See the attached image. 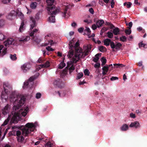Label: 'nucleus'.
<instances>
[{
  "label": "nucleus",
  "mask_w": 147,
  "mask_h": 147,
  "mask_svg": "<svg viewBox=\"0 0 147 147\" xmlns=\"http://www.w3.org/2000/svg\"><path fill=\"white\" fill-rule=\"evenodd\" d=\"M10 100L13 102L14 106L13 108V111L15 113L11 120V123H16L21 118V114L22 116L25 117L29 111L28 107L26 106L21 109L19 112H18V109L24 105L26 100L24 96H21L16 92H13L10 96Z\"/></svg>",
  "instance_id": "nucleus-1"
},
{
  "label": "nucleus",
  "mask_w": 147,
  "mask_h": 147,
  "mask_svg": "<svg viewBox=\"0 0 147 147\" xmlns=\"http://www.w3.org/2000/svg\"><path fill=\"white\" fill-rule=\"evenodd\" d=\"M35 125L32 123H26L25 126L22 129V134L23 136H20L21 132L18 130L16 131V134L17 136V140L19 142H23L24 140V138L23 136H28L29 134L32 135L31 133L33 131L35 128Z\"/></svg>",
  "instance_id": "nucleus-2"
},
{
  "label": "nucleus",
  "mask_w": 147,
  "mask_h": 147,
  "mask_svg": "<svg viewBox=\"0 0 147 147\" xmlns=\"http://www.w3.org/2000/svg\"><path fill=\"white\" fill-rule=\"evenodd\" d=\"M46 2L48 14H55L57 11V8L53 5L54 0H46Z\"/></svg>",
  "instance_id": "nucleus-3"
},
{
  "label": "nucleus",
  "mask_w": 147,
  "mask_h": 147,
  "mask_svg": "<svg viewBox=\"0 0 147 147\" xmlns=\"http://www.w3.org/2000/svg\"><path fill=\"white\" fill-rule=\"evenodd\" d=\"M84 54L82 49L75 51V55L72 57V60L74 63H76L81 57H83Z\"/></svg>",
  "instance_id": "nucleus-4"
},
{
  "label": "nucleus",
  "mask_w": 147,
  "mask_h": 147,
  "mask_svg": "<svg viewBox=\"0 0 147 147\" xmlns=\"http://www.w3.org/2000/svg\"><path fill=\"white\" fill-rule=\"evenodd\" d=\"M69 47L71 48V49H74L75 51L80 49H81L79 47V43L78 41H77L75 44L73 42V40L69 42Z\"/></svg>",
  "instance_id": "nucleus-5"
},
{
  "label": "nucleus",
  "mask_w": 147,
  "mask_h": 147,
  "mask_svg": "<svg viewBox=\"0 0 147 147\" xmlns=\"http://www.w3.org/2000/svg\"><path fill=\"white\" fill-rule=\"evenodd\" d=\"M113 69V66L112 64L109 65L107 66H105L102 68V74L103 75L106 74L107 73L109 70L110 71Z\"/></svg>",
  "instance_id": "nucleus-6"
},
{
  "label": "nucleus",
  "mask_w": 147,
  "mask_h": 147,
  "mask_svg": "<svg viewBox=\"0 0 147 147\" xmlns=\"http://www.w3.org/2000/svg\"><path fill=\"white\" fill-rule=\"evenodd\" d=\"M3 86L4 91L5 93V96H7V94L10 91L11 89V86L7 82H4L3 83Z\"/></svg>",
  "instance_id": "nucleus-7"
},
{
  "label": "nucleus",
  "mask_w": 147,
  "mask_h": 147,
  "mask_svg": "<svg viewBox=\"0 0 147 147\" xmlns=\"http://www.w3.org/2000/svg\"><path fill=\"white\" fill-rule=\"evenodd\" d=\"M54 84L59 88H62L64 86V83L59 79L55 80L54 82Z\"/></svg>",
  "instance_id": "nucleus-8"
},
{
  "label": "nucleus",
  "mask_w": 147,
  "mask_h": 147,
  "mask_svg": "<svg viewBox=\"0 0 147 147\" xmlns=\"http://www.w3.org/2000/svg\"><path fill=\"white\" fill-rule=\"evenodd\" d=\"M16 16V12L15 11L12 10L6 16L7 18L10 20L14 19Z\"/></svg>",
  "instance_id": "nucleus-9"
},
{
  "label": "nucleus",
  "mask_w": 147,
  "mask_h": 147,
  "mask_svg": "<svg viewBox=\"0 0 147 147\" xmlns=\"http://www.w3.org/2000/svg\"><path fill=\"white\" fill-rule=\"evenodd\" d=\"M7 48H4L3 45H0V56L3 57L7 53Z\"/></svg>",
  "instance_id": "nucleus-10"
},
{
  "label": "nucleus",
  "mask_w": 147,
  "mask_h": 147,
  "mask_svg": "<svg viewBox=\"0 0 147 147\" xmlns=\"http://www.w3.org/2000/svg\"><path fill=\"white\" fill-rule=\"evenodd\" d=\"M69 7L68 5L65 7L64 9V12L62 13L63 16L66 18H67L69 16V13L68 11L69 9Z\"/></svg>",
  "instance_id": "nucleus-11"
},
{
  "label": "nucleus",
  "mask_w": 147,
  "mask_h": 147,
  "mask_svg": "<svg viewBox=\"0 0 147 147\" xmlns=\"http://www.w3.org/2000/svg\"><path fill=\"white\" fill-rule=\"evenodd\" d=\"M31 68L30 63H25L21 67V68L24 72H26Z\"/></svg>",
  "instance_id": "nucleus-12"
},
{
  "label": "nucleus",
  "mask_w": 147,
  "mask_h": 147,
  "mask_svg": "<svg viewBox=\"0 0 147 147\" xmlns=\"http://www.w3.org/2000/svg\"><path fill=\"white\" fill-rule=\"evenodd\" d=\"M10 106L7 104L2 110V113L5 115L9 113L10 109Z\"/></svg>",
  "instance_id": "nucleus-13"
},
{
  "label": "nucleus",
  "mask_w": 147,
  "mask_h": 147,
  "mask_svg": "<svg viewBox=\"0 0 147 147\" xmlns=\"http://www.w3.org/2000/svg\"><path fill=\"white\" fill-rule=\"evenodd\" d=\"M30 29L32 30L33 28H34L36 26V21L35 20L34 18L33 17H31L30 18Z\"/></svg>",
  "instance_id": "nucleus-14"
},
{
  "label": "nucleus",
  "mask_w": 147,
  "mask_h": 147,
  "mask_svg": "<svg viewBox=\"0 0 147 147\" xmlns=\"http://www.w3.org/2000/svg\"><path fill=\"white\" fill-rule=\"evenodd\" d=\"M140 127V124L138 121H134V122H132L129 125L130 127H135V128Z\"/></svg>",
  "instance_id": "nucleus-15"
},
{
  "label": "nucleus",
  "mask_w": 147,
  "mask_h": 147,
  "mask_svg": "<svg viewBox=\"0 0 147 147\" xmlns=\"http://www.w3.org/2000/svg\"><path fill=\"white\" fill-rule=\"evenodd\" d=\"M59 11V9H57V11L56 12L55 14H49V15H51V16H50L49 18V20L50 21V22H51L54 23L55 22V16L53 15H55L56 14V13L58 12Z\"/></svg>",
  "instance_id": "nucleus-16"
},
{
  "label": "nucleus",
  "mask_w": 147,
  "mask_h": 147,
  "mask_svg": "<svg viewBox=\"0 0 147 147\" xmlns=\"http://www.w3.org/2000/svg\"><path fill=\"white\" fill-rule=\"evenodd\" d=\"M14 39L13 38H9L4 42L5 45L7 47L8 45H11Z\"/></svg>",
  "instance_id": "nucleus-17"
},
{
  "label": "nucleus",
  "mask_w": 147,
  "mask_h": 147,
  "mask_svg": "<svg viewBox=\"0 0 147 147\" xmlns=\"http://www.w3.org/2000/svg\"><path fill=\"white\" fill-rule=\"evenodd\" d=\"M104 23V22L103 20H99L96 22V24L98 28H99Z\"/></svg>",
  "instance_id": "nucleus-18"
},
{
  "label": "nucleus",
  "mask_w": 147,
  "mask_h": 147,
  "mask_svg": "<svg viewBox=\"0 0 147 147\" xmlns=\"http://www.w3.org/2000/svg\"><path fill=\"white\" fill-rule=\"evenodd\" d=\"M69 49L70 50L68 53V54L67 55V56L69 58H71L73 55L75 49H72L70 47H69Z\"/></svg>",
  "instance_id": "nucleus-19"
},
{
  "label": "nucleus",
  "mask_w": 147,
  "mask_h": 147,
  "mask_svg": "<svg viewBox=\"0 0 147 147\" xmlns=\"http://www.w3.org/2000/svg\"><path fill=\"white\" fill-rule=\"evenodd\" d=\"M129 129V127L127 124H123L120 127V129L121 131H126Z\"/></svg>",
  "instance_id": "nucleus-20"
},
{
  "label": "nucleus",
  "mask_w": 147,
  "mask_h": 147,
  "mask_svg": "<svg viewBox=\"0 0 147 147\" xmlns=\"http://www.w3.org/2000/svg\"><path fill=\"white\" fill-rule=\"evenodd\" d=\"M101 55V53H97L95 55V57L93 59V61L95 62H97L99 59V57H100Z\"/></svg>",
  "instance_id": "nucleus-21"
},
{
  "label": "nucleus",
  "mask_w": 147,
  "mask_h": 147,
  "mask_svg": "<svg viewBox=\"0 0 147 147\" xmlns=\"http://www.w3.org/2000/svg\"><path fill=\"white\" fill-rule=\"evenodd\" d=\"M120 30L118 27H115L113 29V33L115 35H117L119 34Z\"/></svg>",
  "instance_id": "nucleus-22"
},
{
  "label": "nucleus",
  "mask_w": 147,
  "mask_h": 147,
  "mask_svg": "<svg viewBox=\"0 0 147 147\" xmlns=\"http://www.w3.org/2000/svg\"><path fill=\"white\" fill-rule=\"evenodd\" d=\"M111 42L110 39L107 38L105 39L104 40V45L106 46H109Z\"/></svg>",
  "instance_id": "nucleus-23"
},
{
  "label": "nucleus",
  "mask_w": 147,
  "mask_h": 147,
  "mask_svg": "<svg viewBox=\"0 0 147 147\" xmlns=\"http://www.w3.org/2000/svg\"><path fill=\"white\" fill-rule=\"evenodd\" d=\"M101 61L102 62L101 66H103L107 62V59L104 57H102L101 59Z\"/></svg>",
  "instance_id": "nucleus-24"
},
{
  "label": "nucleus",
  "mask_w": 147,
  "mask_h": 147,
  "mask_svg": "<svg viewBox=\"0 0 147 147\" xmlns=\"http://www.w3.org/2000/svg\"><path fill=\"white\" fill-rule=\"evenodd\" d=\"M24 21H22L21 23V25L19 28V30L20 32H22L24 30Z\"/></svg>",
  "instance_id": "nucleus-25"
},
{
  "label": "nucleus",
  "mask_w": 147,
  "mask_h": 147,
  "mask_svg": "<svg viewBox=\"0 0 147 147\" xmlns=\"http://www.w3.org/2000/svg\"><path fill=\"white\" fill-rule=\"evenodd\" d=\"M11 118V117L9 116L7 119L3 123L2 125V126H4L7 125V124L8 123L10 120Z\"/></svg>",
  "instance_id": "nucleus-26"
},
{
  "label": "nucleus",
  "mask_w": 147,
  "mask_h": 147,
  "mask_svg": "<svg viewBox=\"0 0 147 147\" xmlns=\"http://www.w3.org/2000/svg\"><path fill=\"white\" fill-rule=\"evenodd\" d=\"M49 62L48 61H47L45 64L41 65L40 66L42 67L47 68L49 67Z\"/></svg>",
  "instance_id": "nucleus-27"
},
{
  "label": "nucleus",
  "mask_w": 147,
  "mask_h": 147,
  "mask_svg": "<svg viewBox=\"0 0 147 147\" xmlns=\"http://www.w3.org/2000/svg\"><path fill=\"white\" fill-rule=\"evenodd\" d=\"M37 5V3L35 2H33L31 3L30 5L31 8L32 9H34L36 8Z\"/></svg>",
  "instance_id": "nucleus-28"
},
{
  "label": "nucleus",
  "mask_w": 147,
  "mask_h": 147,
  "mask_svg": "<svg viewBox=\"0 0 147 147\" xmlns=\"http://www.w3.org/2000/svg\"><path fill=\"white\" fill-rule=\"evenodd\" d=\"M122 46V45L121 43L118 42L116 45H115V48L117 50H119Z\"/></svg>",
  "instance_id": "nucleus-29"
},
{
  "label": "nucleus",
  "mask_w": 147,
  "mask_h": 147,
  "mask_svg": "<svg viewBox=\"0 0 147 147\" xmlns=\"http://www.w3.org/2000/svg\"><path fill=\"white\" fill-rule=\"evenodd\" d=\"M99 49L102 52H104L106 51V48L103 46H100L99 47Z\"/></svg>",
  "instance_id": "nucleus-30"
},
{
  "label": "nucleus",
  "mask_w": 147,
  "mask_h": 147,
  "mask_svg": "<svg viewBox=\"0 0 147 147\" xmlns=\"http://www.w3.org/2000/svg\"><path fill=\"white\" fill-rule=\"evenodd\" d=\"M32 39L37 44H39L41 40L40 38H38L36 37H34Z\"/></svg>",
  "instance_id": "nucleus-31"
},
{
  "label": "nucleus",
  "mask_w": 147,
  "mask_h": 147,
  "mask_svg": "<svg viewBox=\"0 0 147 147\" xmlns=\"http://www.w3.org/2000/svg\"><path fill=\"white\" fill-rule=\"evenodd\" d=\"M113 65L116 68H121L122 67L125 66V65H123L122 64H119V63H115L113 64Z\"/></svg>",
  "instance_id": "nucleus-32"
},
{
  "label": "nucleus",
  "mask_w": 147,
  "mask_h": 147,
  "mask_svg": "<svg viewBox=\"0 0 147 147\" xmlns=\"http://www.w3.org/2000/svg\"><path fill=\"white\" fill-rule=\"evenodd\" d=\"M10 58L13 61L16 60L17 59L16 54H14L13 55L10 54Z\"/></svg>",
  "instance_id": "nucleus-33"
},
{
  "label": "nucleus",
  "mask_w": 147,
  "mask_h": 147,
  "mask_svg": "<svg viewBox=\"0 0 147 147\" xmlns=\"http://www.w3.org/2000/svg\"><path fill=\"white\" fill-rule=\"evenodd\" d=\"M65 66V64L64 63L63 61L61 62L59 65V68L60 69L63 68Z\"/></svg>",
  "instance_id": "nucleus-34"
},
{
  "label": "nucleus",
  "mask_w": 147,
  "mask_h": 147,
  "mask_svg": "<svg viewBox=\"0 0 147 147\" xmlns=\"http://www.w3.org/2000/svg\"><path fill=\"white\" fill-rule=\"evenodd\" d=\"M6 36L1 32H0V41L3 40L6 38Z\"/></svg>",
  "instance_id": "nucleus-35"
},
{
  "label": "nucleus",
  "mask_w": 147,
  "mask_h": 147,
  "mask_svg": "<svg viewBox=\"0 0 147 147\" xmlns=\"http://www.w3.org/2000/svg\"><path fill=\"white\" fill-rule=\"evenodd\" d=\"M16 12V15L20 17L21 19L23 18L24 17V14L21 12L18 11Z\"/></svg>",
  "instance_id": "nucleus-36"
},
{
  "label": "nucleus",
  "mask_w": 147,
  "mask_h": 147,
  "mask_svg": "<svg viewBox=\"0 0 147 147\" xmlns=\"http://www.w3.org/2000/svg\"><path fill=\"white\" fill-rule=\"evenodd\" d=\"M142 42L139 43V46L140 48L142 47L144 48H147V45H146L143 43Z\"/></svg>",
  "instance_id": "nucleus-37"
},
{
  "label": "nucleus",
  "mask_w": 147,
  "mask_h": 147,
  "mask_svg": "<svg viewBox=\"0 0 147 147\" xmlns=\"http://www.w3.org/2000/svg\"><path fill=\"white\" fill-rule=\"evenodd\" d=\"M107 36L108 38H113V33L110 32H108L107 33Z\"/></svg>",
  "instance_id": "nucleus-38"
},
{
  "label": "nucleus",
  "mask_w": 147,
  "mask_h": 147,
  "mask_svg": "<svg viewBox=\"0 0 147 147\" xmlns=\"http://www.w3.org/2000/svg\"><path fill=\"white\" fill-rule=\"evenodd\" d=\"M123 5L124 6H126L127 8H129L130 7L132 3L130 2H125Z\"/></svg>",
  "instance_id": "nucleus-39"
},
{
  "label": "nucleus",
  "mask_w": 147,
  "mask_h": 147,
  "mask_svg": "<svg viewBox=\"0 0 147 147\" xmlns=\"http://www.w3.org/2000/svg\"><path fill=\"white\" fill-rule=\"evenodd\" d=\"M68 70V67L67 66L63 70L62 73L63 75H65L67 74Z\"/></svg>",
  "instance_id": "nucleus-40"
},
{
  "label": "nucleus",
  "mask_w": 147,
  "mask_h": 147,
  "mask_svg": "<svg viewBox=\"0 0 147 147\" xmlns=\"http://www.w3.org/2000/svg\"><path fill=\"white\" fill-rule=\"evenodd\" d=\"M75 69V67L73 65H72L69 69V74H71V73Z\"/></svg>",
  "instance_id": "nucleus-41"
},
{
  "label": "nucleus",
  "mask_w": 147,
  "mask_h": 147,
  "mask_svg": "<svg viewBox=\"0 0 147 147\" xmlns=\"http://www.w3.org/2000/svg\"><path fill=\"white\" fill-rule=\"evenodd\" d=\"M30 37L28 36L26 37L24 39H20L19 40L20 42H24L28 41L29 40Z\"/></svg>",
  "instance_id": "nucleus-42"
},
{
  "label": "nucleus",
  "mask_w": 147,
  "mask_h": 147,
  "mask_svg": "<svg viewBox=\"0 0 147 147\" xmlns=\"http://www.w3.org/2000/svg\"><path fill=\"white\" fill-rule=\"evenodd\" d=\"M29 84V82L28 81L26 82H24V86L23 87L24 89H26L28 88V86Z\"/></svg>",
  "instance_id": "nucleus-43"
},
{
  "label": "nucleus",
  "mask_w": 147,
  "mask_h": 147,
  "mask_svg": "<svg viewBox=\"0 0 147 147\" xmlns=\"http://www.w3.org/2000/svg\"><path fill=\"white\" fill-rule=\"evenodd\" d=\"M120 40L123 42H125L126 41V37L124 36H123L122 37L120 38Z\"/></svg>",
  "instance_id": "nucleus-44"
},
{
  "label": "nucleus",
  "mask_w": 147,
  "mask_h": 147,
  "mask_svg": "<svg viewBox=\"0 0 147 147\" xmlns=\"http://www.w3.org/2000/svg\"><path fill=\"white\" fill-rule=\"evenodd\" d=\"M36 78V77L35 76L31 77L29 79L28 82H32Z\"/></svg>",
  "instance_id": "nucleus-45"
},
{
  "label": "nucleus",
  "mask_w": 147,
  "mask_h": 147,
  "mask_svg": "<svg viewBox=\"0 0 147 147\" xmlns=\"http://www.w3.org/2000/svg\"><path fill=\"white\" fill-rule=\"evenodd\" d=\"M91 32V31L90 30V29L88 28H86V29L84 31V34H86V33L87 32V34H90V32Z\"/></svg>",
  "instance_id": "nucleus-46"
},
{
  "label": "nucleus",
  "mask_w": 147,
  "mask_h": 147,
  "mask_svg": "<svg viewBox=\"0 0 147 147\" xmlns=\"http://www.w3.org/2000/svg\"><path fill=\"white\" fill-rule=\"evenodd\" d=\"M91 48V46L90 45H88L86 47V50L90 52V50Z\"/></svg>",
  "instance_id": "nucleus-47"
},
{
  "label": "nucleus",
  "mask_w": 147,
  "mask_h": 147,
  "mask_svg": "<svg viewBox=\"0 0 147 147\" xmlns=\"http://www.w3.org/2000/svg\"><path fill=\"white\" fill-rule=\"evenodd\" d=\"M110 45L112 49H114L115 48V45L113 42L111 41L110 43Z\"/></svg>",
  "instance_id": "nucleus-48"
},
{
  "label": "nucleus",
  "mask_w": 147,
  "mask_h": 147,
  "mask_svg": "<svg viewBox=\"0 0 147 147\" xmlns=\"http://www.w3.org/2000/svg\"><path fill=\"white\" fill-rule=\"evenodd\" d=\"M4 24V21L3 19L0 20V28L2 27Z\"/></svg>",
  "instance_id": "nucleus-49"
},
{
  "label": "nucleus",
  "mask_w": 147,
  "mask_h": 147,
  "mask_svg": "<svg viewBox=\"0 0 147 147\" xmlns=\"http://www.w3.org/2000/svg\"><path fill=\"white\" fill-rule=\"evenodd\" d=\"M84 73L85 75L89 76V75L90 72L88 69H86L84 70Z\"/></svg>",
  "instance_id": "nucleus-50"
},
{
  "label": "nucleus",
  "mask_w": 147,
  "mask_h": 147,
  "mask_svg": "<svg viewBox=\"0 0 147 147\" xmlns=\"http://www.w3.org/2000/svg\"><path fill=\"white\" fill-rule=\"evenodd\" d=\"M83 74L82 73H79L77 76V79H80L83 76Z\"/></svg>",
  "instance_id": "nucleus-51"
},
{
  "label": "nucleus",
  "mask_w": 147,
  "mask_h": 147,
  "mask_svg": "<svg viewBox=\"0 0 147 147\" xmlns=\"http://www.w3.org/2000/svg\"><path fill=\"white\" fill-rule=\"evenodd\" d=\"M100 63L96 62V63L94 65V67L96 68H99L100 67Z\"/></svg>",
  "instance_id": "nucleus-52"
},
{
  "label": "nucleus",
  "mask_w": 147,
  "mask_h": 147,
  "mask_svg": "<svg viewBox=\"0 0 147 147\" xmlns=\"http://www.w3.org/2000/svg\"><path fill=\"white\" fill-rule=\"evenodd\" d=\"M46 49L47 51H54V49L51 48L50 47L48 46L46 47Z\"/></svg>",
  "instance_id": "nucleus-53"
},
{
  "label": "nucleus",
  "mask_w": 147,
  "mask_h": 147,
  "mask_svg": "<svg viewBox=\"0 0 147 147\" xmlns=\"http://www.w3.org/2000/svg\"><path fill=\"white\" fill-rule=\"evenodd\" d=\"M125 32L126 34L129 35L131 33V30H130V29H129L128 30L126 29L125 30Z\"/></svg>",
  "instance_id": "nucleus-54"
},
{
  "label": "nucleus",
  "mask_w": 147,
  "mask_h": 147,
  "mask_svg": "<svg viewBox=\"0 0 147 147\" xmlns=\"http://www.w3.org/2000/svg\"><path fill=\"white\" fill-rule=\"evenodd\" d=\"M52 144L50 142L47 143L45 145V147H52Z\"/></svg>",
  "instance_id": "nucleus-55"
},
{
  "label": "nucleus",
  "mask_w": 147,
  "mask_h": 147,
  "mask_svg": "<svg viewBox=\"0 0 147 147\" xmlns=\"http://www.w3.org/2000/svg\"><path fill=\"white\" fill-rule=\"evenodd\" d=\"M118 79V78L117 77L112 76L110 79V80L112 81H113L116 80Z\"/></svg>",
  "instance_id": "nucleus-56"
},
{
  "label": "nucleus",
  "mask_w": 147,
  "mask_h": 147,
  "mask_svg": "<svg viewBox=\"0 0 147 147\" xmlns=\"http://www.w3.org/2000/svg\"><path fill=\"white\" fill-rule=\"evenodd\" d=\"M41 95V94L40 93H37L36 94V98L37 99L39 98Z\"/></svg>",
  "instance_id": "nucleus-57"
},
{
  "label": "nucleus",
  "mask_w": 147,
  "mask_h": 147,
  "mask_svg": "<svg viewBox=\"0 0 147 147\" xmlns=\"http://www.w3.org/2000/svg\"><path fill=\"white\" fill-rule=\"evenodd\" d=\"M11 0H2V2L4 4H7L10 2Z\"/></svg>",
  "instance_id": "nucleus-58"
},
{
  "label": "nucleus",
  "mask_w": 147,
  "mask_h": 147,
  "mask_svg": "<svg viewBox=\"0 0 147 147\" xmlns=\"http://www.w3.org/2000/svg\"><path fill=\"white\" fill-rule=\"evenodd\" d=\"M97 26L95 24H93L92 26V28L93 30H95L97 28Z\"/></svg>",
  "instance_id": "nucleus-59"
},
{
  "label": "nucleus",
  "mask_w": 147,
  "mask_h": 147,
  "mask_svg": "<svg viewBox=\"0 0 147 147\" xmlns=\"http://www.w3.org/2000/svg\"><path fill=\"white\" fill-rule=\"evenodd\" d=\"M84 30V28H79L78 30V31L80 33H82L83 32Z\"/></svg>",
  "instance_id": "nucleus-60"
},
{
  "label": "nucleus",
  "mask_w": 147,
  "mask_h": 147,
  "mask_svg": "<svg viewBox=\"0 0 147 147\" xmlns=\"http://www.w3.org/2000/svg\"><path fill=\"white\" fill-rule=\"evenodd\" d=\"M111 7L113 8L114 7V6L115 5V2H114V1L113 0H112L111 2Z\"/></svg>",
  "instance_id": "nucleus-61"
},
{
  "label": "nucleus",
  "mask_w": 147,
  "mask_h": 147,
  "mask_svg": "<svg viewBox=\"0 0 147 147\" xmlns=\"http://www.w3.org/2000/svg\"><path fill=\"white\" fill-rule=\"evenodd\" d=\"M7 129H6L5 131V132L4 134V135H3V137H2V139L1 140V141H2L3 139L4 138H5V135H6V134L7 133Z\"/></svg>",
  "instance_id": "nucleus-62"
},
{
  "label": "nucleus",
  "mask_w": 147,
  "mask_h": 147,
  "mask_svg": "<svg viewBox=\"0 0 147 147\" xmlns=\"http://www.w3.org/2000/svg\"><path fill=\"white\" fill-rule=\"evenodd\" d=\"M133 25L132 22H129L128 24L129 27L128 28L129 29H131Z\"/></svg>",
  "instance_id": "nucleus-63"
},
{
  "label": "nucleus",
  "mask_w": 147,
  "mask_h": 147,
  "mask_svg": "<svg viewBox=\"0 0 147 147\" xmlns=\"http://www.w3.org/2000/svg\"><path fill=\"white\" fill-rule=\"evenodd\" d=\"M130 117L133 118H135L136 117L135 114L132 113H131L130 114Z\"/></svg>",
  "instance_id": "nucleus-64"
}]
</instances>
